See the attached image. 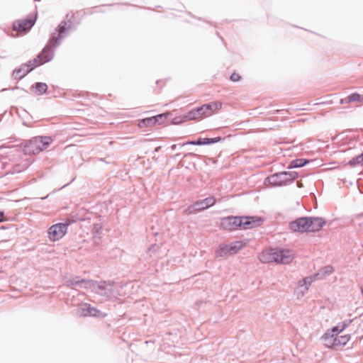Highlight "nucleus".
<instances>
[{"instance_id":"f257e3e1","label":"nucleus","mask_w":363,"mask_h":363,"mask_svg":"<svg viewBox=\"0 0 363 363\" xmlns=\"http://www.w3.org/2000/svg\"><path fill=\"white\" fill-rule=\"evenodd\" d=\"M345 328V324L339 323L333 328L328 330L321 337L324 345L328 348H336L337 347L345 345L350 341V335H340Z\"/></svg>"},{"instance_id":"f03ea898","label":"nucleus","mask_w":363,"mask_h":363,"mask_svg":"<svg viewBox=\"0 0 363 363\" xmlns=\"http://www.w3.org/2000/svg\"><path fill=\"white\" fill-rule=\"evenodd\" d=\"M222 107L219 101H213L210 104H203L201 107L189 111L184 117V121L201 120L216 113Z\"/></svg>"},{"instance_id":"7ed1b4c3","label":"nucleus","mask_w":363,"mask_h":363,"mask_svg":"<svg viewBox=\"0 0 363 363\" xmlns=\"http://www.w3.org/2000/svg\"><path fill=\"white\" fill-rule=\"evenodd\" d=\"M223 226L229 227H242V225H252L254 227L259 226L263 224V219L259 217H227L222 220Z\"/></svg>"},{"instance_id":"20e7f679","label":"nucleus","mask_w":363,"mask_h":363,"mask_svg":"<svg viewBox=\"0 0 363 363\" xmlns=\"http://www.w3.org/2000/svg\"><path fill=\"white\" fill-rule=\"evenodd\" d=\"M247 245L244 241H235L229 244H221L215 252V255L218 258H227L238 253Z\"/></svg>"},{"instance_id":"39448f33","label":"nucleus","mask_w":363,"mask_h":363,"mask_svg":"<svg viewBox=\"0 0 363 363\" xmlns=\"http://www.w3.org/2000/svg\"><path fill=\"white\" fill-rule=\"evenodd\" d=\"M319 274H314L299 280L294 289V294L298 299L302 298L308 292L309 286L318 279Z\"/></svg>"},{"instance_id":"423d86ee","label":"nucleus","mask_w":363,"mask_h":363,"mask_svg":"<svg viewBox=\"0 0 363 363\" xmlns=\"http://www.w3.org/2000/svg\"><path fill=\"white\" fill-rule=\"evenodd\" d=\"M215 203L216 199L213 196H210L203 200L196 201L186 208L184 212L186 215L197 213L208 208Z\"/></svg>"},{"instance_id":"0eeeda50","label":"nucleus","mask_w":363,"mask_h":363,"mask_svg":"<svg viewBox=\"0 0 363 363\" xmlns=\"http://www.w3.org/2000/svg\"><path fill=\"white\" fill-rule=\"evenodd\" d=\"M43 55H38L36 58L30 60L26 64L22 65L18 69L15 70L13 74H15L16 77L21 78L35 67L44 64L43 60Z\"/></svg>"},{"instance_id":"6e6552de","label":"nucleus","mask_w":363,"mask_h":363,"mask_svg":"<svg viewBox=\"0 0 363 363\" xmlns=\"http://www.w3.org/2000/svg\"><path fill=\"white\" fill-rule=\"evenodd\" d=\"M326 223L321 218H299L291 223V227H323Z\"/></svg>"},{"instance_id":"1a4fd4ad","label":"nucleus","mask_w":363,"mask_h":363,"mask_svg":"<svg viewBox=\"0 0 363 363\" xmlns=\"http://www.w3.org/2000/svg\"><path fill=\"white\" fill-rule=\"evenodd\" d=\"M77 314L79 316H93L98 318H103L106 315V313L91 307L88 303H83L80 305L77 309Z\"/></svg>"},{"instance_id":"9d476101","label":"nucleus","mask_w":363,"mask_h":363,"mask_svg":"<svg viewBox=\"0 0 363 363\" xmlns=\"http://www.w3.org/2000/svg\"><path fill=\"white\" fill-rule=\"evenodd\" d=\"M35 20L36 16L28 19L15 21L13 23V30L16 32V35H17L18 33L27 32L35 24Z\"/></svg>"},{"instance_id":"9b49d317","label":"nucleus","mask_w":363,"mask_h":363,"mask_svg":"<svg viewBox=\"0 0 363 363\" xmlns=\"http://www.w3.org/2000/svg\"><path fill=\"white\" fill-rule=\"evenodd\" d=\"M278 261L277 264H289L296 257V252L292 249L277 248Z\"/></svg>"},{"instance_id":"f8f14e48","label":"nucleus","mask_w":363,"mask_h":363,"mask_svg":"<svg viewBox=\"0 0 363 363\" xmlns=\"http://www.w3.org/2000/svg\"><path fill=\"white\" fill-rule=\"evenodd\" d=\"M278 257L277 248H268L259 253L258 259L262 263L275 262L277 264Z\"/></svg>"},{"instance_id":"ddd939ff","label":"nucleus","mask_w":363,"mask_h":363,"mask_svg":"<svg viewBox=\"0 0 363 363\" xmlns=\"http://www.w3.org/2000/svg\"><path fill=\"white\" fill-rule=\"evenodd\" d=\"M92 289L98 294H99L101 296L111 297L112 296V291L113 289V286L111 284H108L106 282H102L100 284L94 283L92 284Z\"/></svg>"},{"instance_id":"4468645a","label":"nucleus","mask_w":363,"mask_h":363,"mask_svg":"<svg viewBox=\"0 0 363 363\" xmlns=\"http://www.w3.org/2000/svg\"><path fill=\"white\" fill-rule=\"evenodd\" d=\"M71 23H67L66 21H62L61 23L58 26V37L56 38L55 35H53L51 39L50 40V44L52 46H55L57 44L58 38H61L63 37V34L70 28Z\"/></svg>"},{"instance_id":"2eb2a0df","label":"nucleus","mask_w":363,"mask_h":363,"mask_svg":"<svg viewBox=\"0 0 363 363\" xmlns=\"http://www.w3.org/2000/svg\"><path fill=\"white\" fill-rule=\"evenodd\" d=\"M164 116V114H159L155 116H152L142 119L139 121L138 125L140 128L145 127H152L158 123L160 118H162Z\"/></svg>"},{"instance_id":"dca6fc26","label":"nucleus","mask_w":363,"mask_h":363,"mask_svg":"<svg viewBox=\"0 0 363 363\" xmlns=\"http://www.w3.org/2000/svg\"><path fill=\"white\" fill-rule=\"evenodd\" d=\"M38 143H39V142L35 140V138L30 140L23 147L24 152L28 155H35L41 152L40 147L38 146Z\"/></svg>"},{"instance_id":"f3484780","label":"nucleus","mask_w":363,"mask_h":363,"mask_svg":"<svg viewBox=\"0 0 363 363\" xmlns=\"http://www.w3.org/2000/svg\"><path fill=\"white\" fill-rule=\"evenodd\" d=\"M67 228H48V236L52 241H57L61 239L66 234Z\"/></svg>"},{"instance_id":"a211bd4d","label":"nucleus","mask_w":363,"mask_h":363,"mask_svg":"<svg viewBox=\"0 0 363 363\" xmlns=\"http://www.w3.org/2000/svg\"><path fill=\"white\" fill-rule=\"evenodd\" d=\"M285 173H279L272 175L268 177V181L270 184L274 186H282L286 185V182L284 181L286 176Z\"/></svg>"},{"instance_id":"6ab92c4d","label":"nucleus","mask_w":363,"mask_h":363,"mask_svg":"<svg viewBox=\"0 0 363 363\" xmlns=\"http://www.w3.org/2000/svg\"><path fill=\"white\" fill-rule=\"evenodd\" d=\"M35 140L39 142L38 146L40 147L41 151L45 150L52 142V139L50 137H37L35 138Z\"/></svg>"},{"instance_id":"aec40b11","label":"nucleus","mask_w":363,"mask_h":363,"mask_svg":"<svg viewBox=\"0 0 363 363\" xmlns=\"http://www.w3.org/2000/svg\"><path fill=\"white\" fill-rule=\"evenodd\" d=\"M160 247L158 245H153L151 248L149 250V254L150 256H155L156 257H162L164 255H166V251L162 250V252H160L158 255H156V252L160 250Z\"/></svg>"},{"instance_id":"412c9836","label":"nucleus","mask_w":363,"mask_h":363,"mask_svg":"<svg viewBox=\"0 0 363 363\" xmlns=\"http://www.w3.org/2000/svg\"><path fill=\"white\" fill-rule=\"evenodd\" d=\"M334 272H335V269H334L333 267H332L330 265H327V266L323 267L320 269V272H318V274H319V276L325 277V276H328V275L332 274Z\"/></svg>"},{"instance_id":"4be33fe9","label":"nucleus","mask_w":363,"mask_h":363,"mask_svg":"<svg viewBox=\"0 0 363 363\" xmlns=\"http://www.w3.org/2000/svg\"><path fill=\"white\" fill-rule=\"evenodd\" d=\"M307 163L306 160H304L303 159H297L291 161L289 165V168H296V167H303L304 164Z\"/></svg>"},{"instance_id":"5701e85b","label":"nucleus","mask_w":363,"mask_h":363,"mask_svg":"<svg viewBox=\"0 0 363 363\" xmlns=\"http://www.w3.org/2000/svg\"><path fill=\"white\" fill-rule=\"evenodd\" d=\"M353 101L362 102L363 101V95H361L357 93H353L350 94L347 97V103H351Z\"/></svg>"},{"instance_id":"b1692460","label":"nucleus","mask_w":363,"mask_h":363,"mask_svg":"<svg viewBox=\"0 0 363 363\" xmlns=\"http://www.w3.org/2000/svg\"><path fill=\"white\" fill-rule=\"evenodd\" d=\"M40 55H43V60L44 63L48 62L52 57V54L48 47H45Z\"/></svg>"},{"instance_id":"393cba45","label":"nucleus","mask_w":363,"mask_h":363,"mask_svg":"<svg viewBox=\"0 0 363 363\" xmlns=\"http://www.w3.org/2000/svg\"><path fill=\"white\" fill-rule=\"evenodd\" d=\"M40 55H43V60L44 63L48 62L52 57V54L48 47H45Z\"/></svg>"},{"instance_id":"a878e982","label":"nucleus","mask_w":363,"mask_h":363,"mask_svg":"<svg viewBox=\"0 0 363 363\" xmlns=\"http://www.w3.org/2000/svg\"><path fill=\"white\" fill-rule=\"evenodd\" d=\"M35 88L38 94H42L46 92L48 86L45 83L38 82L35 84Z\"/></svg>"},{"instance_id":"bb28decb","label":"nucleus","mask_w":363,"mask_h":363,"mask_svg":"<svg viewBox=\"0 0 363 363\" xmlns=\"http://www.w3.org/2000/svg\"><path fill=\"white\" fill-rule=\"evenodd\" d=\"M283 173H285L286 174H287L284 179L286 184L288 182H291L294 181L298 176V174L295 172H284Z\"/></svg>"},{"instance_id":"cd10ccee","label":"nucleus","mask_w":363,"mask_h":363,"mask_svg":"<svg viewBox=\"0 0 363 363\" xmlns=\"http://www.w3.org/2000/svg\"><path fill=\"white\" fill-rule=\"evenodd\" d=\"M221 138L220 137L214 138H204L202 141V145H208L211 143H215L220 141Z\"/></svg>"},{"instance_id":"c85d7f7f","label":"nucleus","mask_w":363,"mask_h":363,"mask_svg":"<svg viewBox=\"0 0 363 363\" xmlns=\"http://www.w3.org/2000/svg\"><path fill=\"white\" fill-rule=\"evenodd\" d=\"M72 224V222L68 220L65 223H56L55 225H52L51 227H59V228H61V227H67L68 225H71Z\"/></svg>"},{"instance_id":"c756f323","label":"nucleus","mask_w":363,"mask_h":363,"mask_svg":"<svg viewBox=\"0 0 363 363\" xmlns=\"http://www.w3.org/2000/svg\"><path fill=\"white\" fill-rule=\"evenodd\" d=\"M241 79V77L239 74L238 73H233L230 76V79L233 81V82H238L240 81Z\"/></svg>"},{"instance_id":"7c9ffc66","label":"nucleus","mask_w":363,"mask_h":363,"mask_svg":"<svg viewBox=\"0 0 363 363\" xmlns=\"http://www.w3.org/2000/svg\"><path fill=\"white\" fill-rule=\"evenodd\" d=\"M202 141H203V139L199 138L196 141H189V142H187L186 144L194 145H202Z\"/></svg>"},{"instance_id":"2f4dec72","label":"nucleus","mask_w":363,"mask_h":363,"mask_svg":"<svg viewBox=\"0 0 363 363\" xmlns=\"http://www.w3.org/2000/svg\"><path fill=\"white\" fill-rule=\"evenodd\" d=\"M298 232H301V233H309V232H313L314 231L313 230H309V228H298Z\"/></svg>"},{"instance_id":"473e14b6","label":"nucleus","mask_w":363,"mask_h":363,"mask_svg":"<svg viewBox=\"0 0 363 363\" xmlns=\"http://www.w3.org/2000/svg\"><path fill=\"white\" fill-rule=\"evenodd\" d=\"M4 213L0 212V222L4 221Z\"/></svg>"},{"instance_id":"72a5a7b5","label":"nucleus","mask_w":363,"mask_h":363,"mask_svg":"<svg viewBox=\"0 0 363 363\" xmlns=\"http://www.w3.org/2000/svg\"><path fill=\"white\" fill-rule=\"evenodd\" d=\"M359 159H361V161H363V153L357 157L358 162L360 161Z\"/></svg>"},{"instance_id":"f704fd0d","label":"nucleus","mask_w":363,"mask_h":363,"mask_svg":"<svg viewBox=\"0 0 363 363\" xmlns=\"http://www.w3.org/2000/svg\"><path fill=\"white\" fill-rule=\"evenodd\" d=\"M94 233H96V234H98V233H99V229H98V228H96V229H95V232H94Z\"/></svg>"},{"instance_id":"c9c22d12","label":"nucleus","mask_w":363,"mask_h":363,"mask_svg":"<svg viewBox=\"0 0 363 363\" xmlns=\"http://www.w3.org/2000/svg\"><path fill=\"white\" fill-rule=\"evenodd\" d=\"M298 187H301V186H302V184H301V183L298 182Z\"/></svg>"}]
</instances>
